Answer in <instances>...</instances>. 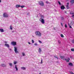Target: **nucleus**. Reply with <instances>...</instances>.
I'll return each mask as SVG.
<instances>
[{"instance_id":"obj_21","label":"nucleus","mask_w":74,"mask_h":74,"mask_svg":"<svg viewBox=\"0 0 74 74\" xmlns=\"http://www.w3.org/2000/svg\"><path fill=\"white\" fill-rule=\"evenodd\" d=\"M68 24L69 26V27L71 29V28H72V27H71V26H70V24H69V23H68Z\"/></svg>"},{"instance_id":"obj_6","label":"nucleus","mask_w":74,"mask_h":74,"mask_svg":"<svg viewBox=\"0 0 74 74\" xmlns=\"http://www.w3.org/2000/svg\"><path fill=\"white\" fill-rule=\"evenodd\" d=\"M40 21L42 24H44V23H45L44 20L43 18L41 19Z\"/></svg>"},{"instance_id":"obj_42","label":"nucleus","mask_w":74,"mask_h":74,"mask_svg":"<svg viewBox=\"0 0 74 74\" xmlns=\"http://www.w3.org/2000/svg\"><path fill=\"white\" fill-rule=\"evenodd\" d=\"M35 45H37V43H35L34 44Z\"/></svg>"},{"instance_id":"obj_26","label":"nucleus","mask_w":74,"mask_h":74,"mask_svg":"<svg viewBox=\"0 0 74 74\" xmlns=\"http://www.w3.org/2000/svg\"><path fill=\"white\" fill-rule=\"evenodd\" d=\"M22 54L23 55V56H24L25 55V53L23 52L22 53Z\"/></svg>"},{"instance_id":"obj_13","label":"nucleus","mask_w":74,"mask_h":74,"mask_svg":"<svg viewBox=\"0 0 74 74\" xmlns=\"http://www.w3.org/2000/svg\"><path fill=\"white\" fill-rule=\"evenodd\" d=\"M21 69H22V70H26V68L24 67H21Z\"/></svg>"},{"instance_id":"obj_5","label":"nucleus","mask_w":74,"mask_h":74,"mask_svg":"<svg viewBox=\"0 0 74 74\" xmlns=\"http://www.w3.org/2000/svg\"><path fill=\"white\" fill-rule=\"evenodd\" d=\"M37 36L38 37H40L41 36V33L40 32H37Z\"/></svg>"},{"instance_id":"obj_7","label":"nucleus","mask_w":74,"mask_h":74,"mask_svg":"<svg viewBox=\"0 0 74 74\" xmlns=\"http://www.w3.org/2000/svg\"><path fill=\"white\" fill-rule=\"evenodd\" d=\"M60 58H61L62 59V60H66V59L64 58V56H61Z\"/></svg>"},{"instance_id":"obj_23","label":"nucleus","mask_w":74,"mask_h":74,"mask_svg":"<svg viewBox=\"0 0 74 74\" xmlns=\"http://www.w3.org/2000/svg\"><path fill=\"white\" fill-rule=\"evenodd\" d=\"M38 41H39V43H40V44L42 43V42H41V41L40 40H38Z\"/></svg>"},{"instance_id":"obj_47","label":"nucleus","mask_w":74,"mask_h":74,"mask_svg":"<svg viewBox=\"0 0 74 74\" xmlns=\"http://www.w3.org/2000/svg\"><path fill=\"white\" fill-rule=\"evenodd\" d=\"M70 57V58H72V56H71Z\"/></svg>"},{"instance_id":"obj_46","label":"nucleus","mask_w":74,"mask_h":74,"mask_svg":"<svg viewBox=\"0 0 74 74\" xmlns=\"http://www.w3.org/2000/svg\"><path fill=\"white\" fill-rule=\"evenodd\" d=\"M1 0H0V3H1Z\"/></svg>"},{"instance_id":"obj_49","label":"nucleus","mask_w":74,"mask_h":74,"mask_svg":"<svg viewBox=\"0 0 74 74\" xmlns=\"http://www.w3.org/2000/svg\"><path fill=\"white\" fill-rule=\"evenodd\" d=\"M67 8V9H68L69 8Z\"/></svg>"},{"instance_id":"obj_28","label":"nucleus","mask_w":74,"mask_h":74,"mask_svg":"<svg viewBox=\"0 0 74 74\" xmlns=\"http://www.w3.org/2000/svg\"><path fill=\"white\" fill-rule=\"evenodd\" d=\"M70 14H72V15H73V14H74V13H73V12H71Z\"/></svg>"},{"instance_id":"obj_27","label":"nucleus","mask_w":74,"mask_h":74,"mask_svg":"<svg viewBox=\"0 0 74 74\" xmlns=\"http://www.w3.org/2000/svg\"><path fill=\"white\" fill-rule=\"evenodd\" d=\"M61 37H64V36H63V35L62 34H61Z\"/></svg>"},{"instance_id":"obj_1","label":"nucleus","mask_w":74,"mask_h":74,"mask_svg":"<svg viewBox=\"0 0 74 74\" xmlns=\"http://www.w3.org/2000/svg\"><path fill=\"white\" fill-rule=\"evenodd\" d=\"M38 3L41 6H44V3L42 1H40L38 2Z\"/></svg>"},{"instance_id":"obj_43","label":"nucleus","mask_w":74,"mask_h":74,"mask_svg":"<svg viewBox=\"0 0 74 74\" xmlns=\"http://www.w3.org/2000/svg\"><path fill=\"white\" fill-rule=\"evenodd\" d=\"M65 27H67V25H66V24H65Z\"/></svg>"},{"instance_id":"obj_38","label":"nucleus","mask_w":74,"mask_h":74,"mask_svg":"<svg viewBox=\"0 0 74 74\" xmlns=\"http://www.w3.org/2000/svg\"><path fill=\"white\" fill-rule=\"evenodd\" d=\"M46 3H47V4H48V3H49V2H48V1H46Z\"/></svg>"},{"instance_id":"obj_19","label":"nucleus","mask_w":74,"mask_h":74,"mask_svg":"<svg viewBox=\"0 0 74 74\" xmlns=\"http://www.w3.org/2000/svg\"><path fill=\"white\" fill-rule=\"evenodd\" d=\"M71 3H74V0H71Z\"/></svg>"},{"instance_id":"obj_10","label":"nucleus","mask_w":74,"mask_h":74,"mask_svg":"<svg viewBox=\"0 0 74 74\" xmlns=\"http://www.w3.org/2000/svg\"><path fill=\"white\" fill-rule=\"evenodd\" d=\"M41 49L40 48H39L38 50V52H39V53H41Z\"/></svg>"},{"instance_id":"obj_4","label":"nucleus","mask_w":74,"mask_h":74,"mask_svg":"<svg viewBox=\"0 0 74 74\" xmlns=\"http://www.w3.org/2000/svg\"><path fill=\"white\" fill-rule=\"evenodd\" d=\"M14 48L15 53H18V51L17 50V47H14Z\"/></svg>"},{"instance_id":"obj_24","label":"nucleus","mask_w":74,"mask_h":74,"mask_svg":"<svg viewBox=\"0 0 74 74\" xmlns=\"http://www.w3.org/2000/svg\"><path fill=\"white\" fill-rule=\"evenodd\" d=\"M58 42L59 44H60V43H61L60 41V40H58Z\"/></svg>"},{"instance_id":"obj_29","label":"nucleus","mask_w":74,"mask_h":74,"mask_svg":"<svg viewBox=\"0 0 74 74\" xmlns=\"http://www.w3.org/2000/svg\"><path fill=\"white\" fill-rule=\"evenodd\" d=\"M71 51H74V49H71Z\"/></svg>"},{"instance_id":"obj_18","label":"nucleus","mask_w":74,"mask_h":74,"mask_svg":"<svg viewBox=\"0 0 74 74\" xmlns=\"http://www.w3.org/2000/svg\"><path fill=\"white\" fill-rule=\"evenodd\" d=\"M14 64H16L17 63V62L14 61Z\"/></svg>"},{"instance_id":"obj_30","label":"nucleus","mask_w":74,"mask_h":74,"mask_svg":"<svg viewBox=\"0 0 74 74\" xmlns=\"http://www.w3.org/2000/svg\"><path fill=\"white\" fill-rule=\"evenodd\" d=\"M42 59H41V62H40L41 64H42Z\"/></svg>"},{"instance_id":"obj_11","label":"nucleus","mask_w":74,"mask_h":74,"mask_svg":"<svg viewBox=\"0 0 74 74\" xmlns=\"http://www.w3.org/2000/svg\"><path fill=\"white\" fill-rule=\"evenodd\" d=\"M68 59H65V60H66L67 62H69V60H70V58H68Z\"/></svg>"},{"instance_id":"obj_20","label":"nucleus","mask_w":74,"mask_h":74,"mask_svg":"<svg viewBox=\"0 0 74 74\" xmlns=\"http://www.w3.org/2000/svg\"><path fill=\"white\" fill-rule=\"evenodd\" d=\"M69 3H67V4L66 5V7H69Z\"/></svg>"},{"instance_id":"obj_33","label":"nucleus","mask_w":74,"mask_h":74,"mask_svg":"<svg viewBox=\"0 0 74 74\" xmlns=\"http://www.w3.org/2000/svg\"><path fill=\"white\" fill-rule=\"evenodd\" d=\"M61 25L62 26V27L63 26V25L62 23H61Z\"/></svg>"},{"instance_id":"obj_50","label":"nucleus","mask_w":74,"mask_h":74,"mask_svg":"<svg viewBox=\"0 0 74 74\" xmlns=\"http://www.w3.org/2000/svg\"><path fill=\"white\" fill-rule=\"evenodd\" d=\"M39 74H41V73H39Z\"/></svg>"},{"instance_id":"obj_32","label":"nucleus","mask_w":74,"mask_h":74,"mask_svg":"<svg viewBox=\"0 0 74 74\" xmlns=\"http://www.w3.org/2000/svg\"><path fill=\"white\" fill-rule=\"evenodd\" d=\"M35 34L36 36L37 35V31H36L35 32Z\"/></svg>"},{"instance_id":"obj_16","label":"nucleus","mask_w":74,"mask_h":74,"mask_svg":"<svg viewBox=\"0 0 74 74\" xmlns=\"http://www.w3.org/2000/svg\"><path fill=\"white\" fill-rule=\"evenodd\" d=\"M15 67L16 69V71H18V68H17V66H16V65H15Z\"/></svg>"},{"instance_id":"obj_35","label":"nucleus","mask_w":74,"mask_h":74,"mask_svg":"<svg viewBox=\"0 0 74 74\" xmlns=\"http://www.w3.org/2000/svg\"><path fill=\"white\" fill-rule=\"evenodd\" d=\"M32 43H34V40H32Z\"/></svg>"},{"instance_id":"obj_9","label":"nucleus","mask_w":74,"mask_h":74,"mask_svg":"<svg viewBox=\"0 0 74 74\" xmlns=\"http://www.w3.org/2000/svg\"><path fill=\"white\" fill-rule=\"evenodd\" d=\"M5 46L7 47H8V48H9L10 47V45L8 44H5Z\"/></svg>"},{"instance_id":"obj_31","label":"nucleus","mask_w":74,"mask_h":74,"mask_svg":"<svg viewBox=\"0 0 74 74\" xmlns=\"http://www.w3.org/2000/svg\"><path fill=\"white\" fill-rule=\"evenodd\" d=\"M21 8H23V7H25V6H20Z\"/></svg>"},{"instance_id":"obj_41","label":"nucleus","mask_w":74,"mask_h":74,"mask_svg":"<svg viewBox=\"0 0 74 74\" xmlns=\"http://www.w3.org/2000/svg\"><path fill=\"white\" fill-rule=\"evenodd\" d=\"M71 74H74V73H73L72 72H71Z\"/></svg>"},{"instance_id":"obj_22","label":"nucleus","mask_w":74,"mask_h":74,"mask_svg":"<svg viewBox=\"0 0 74 74\" xmlns=\"http://www.w3.org/2000/svg\"><path fill=\"white\" fill-rule=\"evenodd\" d=\"M9 65L10 66H12V63H9Z\"/></svg>"},{"instance_id":"obj_17","label":"nucleus","mask_w":74,"mask_h":74,"mask_svg":"<svg viewBox=\"0 0 74 74\" xmlns=\"http://www.w3.org/2000/svg\"><path fill=\"white\" fill-rule=\"evenodd\" d=\"M1 32H4V30L3 29H0Z\"/></svg>"},{"instance_id":"obj_12","label":"nucleus","mask_w":74,"mask_h":74,"mask_svg":"<svg viewBox=\"0 0 74 74\" xmlns=\"http://www.w3.org/2000/svg\"><path fill=\"white\" fill-rule=\"evenodd\" d=\"M16 7L17 8H18V7H21V5H16Z\"/></svg>"},{"instance_id":"obj_39","label":"nucleus","mask_w":74,"mask_h":74,"mask_svg":"<svg viewBox=\"0 0 74 74\" xmlns=\"http://www.w3.org/2000/svg\"><path fill=\"white\" fill-rule=\"evenodd\" d=\"M72 17H74V14H73V15H72V16H71Z\"/></svg>"},{"instance_id":"obj_3","label":"nucleus","mask_w":74,"mask_h":74,"mask_svg":"<svg viewBox=\"0 0 74 74\" xmlns=\"http://www.w3.org/2000/svg\"><path fill=\"white\" fill-rule=\"evenodd\" d=\"M11 44L13 46H15L16 45V42L14 41L12 42H11Z\"/></svg>"},{"instance_id":"obj_37","label":"nucleus","mask_w":74,"mask_h":74,"mask_svg":"<svg viewBox=\"0 0 74 74\" xmlns=\"http://www.w3.org/2000/svg\"><path fill=\"white\" fill-rule=\"evenodd\" d=\"M72 42L73 43H74V39H73V40H72Z\"/></svg>"},{"instance_id":"obj_45","label":"nucleus","mask_w":74,"mask_h":74,"mask_svg":"<svg viewBox=\"0 0 74 74\" xmlns=\"http://www.w3.org/2000/svg\"><path fill=\"white\" fill-rule=\"evenodd\" d=\"M9 50H10V51H11V49H9Z\"/></svg>"},{"instance_id":"obj_15","label":"nucleus","mask_w":74,"mask_h":74,"mask_svg":"<svg viewBox=\"0 0 74 74\" xmlns=\"http://www.w3.org/2000/svg\"><path fill=\"white\" fill-rule=\"evenodd\" d=\"M1 66L2 67H5L6 66V65L4 64H1Z\"/></svg>"},{"instance_id":"obj_44","label":"nucleus","mask_w":74,"mask_h":74,"mask_svg":"<svg viewBox=\"0 0 74 74\" xmlns=\"http://www.w3.org/2000/svg\"><path fill=\"white\" fill-rule=\"evenodd\" d=\"M28 44H30V42H28Z\"/></svg>"},{"instance_id":"obj_48","label":"nucleus","mask_w":74,"mask_h":74,"mask_svg":"<svg viewBox=\"0 0 74 74\" xmlns=\"http://www.w3.org/2000/svg\"><path fill=\"white\" fill-rule=\"evenodd\" d=\"M14 31H12V33H14Z\"/></svg>"},{"instance_id":"obj_36","label":"nucleus","mask_w":74,"mask_h":74,"mask_svg":"<svg viewBox=\"0 0 74 74\" xmlns=\"http://www.w3.org/2000/svg\"><path fill=\"white\" fill-rule=\"evenodd\" d=\"M58 3H59V4L60 5V4H61L60 3V1H58Z\"/></svg>"},{"instance_id":"obj_25","label":"nucleus","mask_w":74,"mask_h":74,"mask_svg":"<svg viewBox=\"0 0 74 74\" xmlns=\"http://www.w3.org/2000/svg\"><path fill=\"white\" fill-rule=\"evenodd\" d=\"M10 29H11V30H12V26L10 25Z\"/></svg>"},{"instance_id":"obj_40","label":"nucleus","mask_w":74,"mask_h":74,"mask_svg":"<svg viewBox=\"0 0 74 74\" xmlns=\"http://www.w3.org/2000/svg\"><path fill=\"white\" fill-rule=\"evenodd\" d=\"M4 43H5V44H7V42L5 41L4 42Z\"/></svg>"},{"instance_id":"obj_8","label":"nucleus","mask_w":74,"mask_h":74,"mask_svg":"<svg viewBox=\"0 0 74 74\" xmlns=\"http://www.w3.org/2000/svg\"><path fill=\"white\" fill-rule=\"evenodd\" d=\"M64 5H62V6L61 7V10H64Z\"/></svg>"},{"instance_id":"obj_34","label":"nucleus","mask_w":74,"mask_h":74,"mask_svg":"<svg viewBox=\"0 0 74 74\" xmlns=\"http://www.w3.org/2000/svg\"><path fill=\"white\" fill-rule=\"evenodd\" d=\"M54 57L55 58H56L57 59H58V57L56 56H54Z\"/></svg>"},{"instance_id":"obj_14","label":"nucleus","mask_w":74,"mask_h":74,"mask_svg":"<svg viewBox=\"0 0 74 74\" xmlns=\"http://www.w3.org/2000/svg\"><path fill=\"white\" fill-rule=\"evenodd\" d=\"M69 66H73V64H72L71 63H69Z\"/></svg>"},{"instance_id":"obj_2","label":"nucleus","mask_w":74,"mask_h":74,"mask_svg":"<svg viewBox=\"0 0 74 74\" xmlns=\"http://www.w3.org/2000/svg\"><path fill=\"white\" fill-rule=\"evenodd\" d=\"M8 16V14L6 13H4L3 14V16L5 18H7Z\"/></svg>"}]
</instances>
